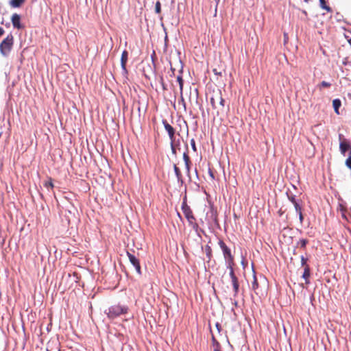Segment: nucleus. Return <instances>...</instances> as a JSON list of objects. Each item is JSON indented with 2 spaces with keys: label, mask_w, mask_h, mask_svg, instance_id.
<instances>
[{
  "label": "nucleus",
  "mask_w": 351,
  "mask_h": 351,
  "mask_svg": "<svg viewBox=\"0 0 351 351\" xmlns=\"http://www.w3.org/2000/svg\"><path fill=\"white\" fill-rule=\"evenodd\" d=\"M128 311V306L115 304L109 307L108 310L105 311V313L109 319H114L121 315L127 313Z\"/></svg>",
  "instance_id": "1"
},
{
  "label": "nucleus",
  "mask_w": 351,
  "mask_h": 351,
  "mask_svg": "<svg viewBox=\"0 0 351 351\" xmlns=\"http://www.w3.org/2000/svg\"><path fill=\"white\" fill-rule=\"evenodd\" d=\"M219 245L220 246V247L223 252V257L225 259L226 267H230L231 266H234V258L231 254L230 249L221 240H219Z\"/></svg>",
  "instance_id": "2"
},
{
  "label": "nucleus",
  "mask_w": 351,
  "mask_h": 351,
  "mask_svg": "<svg viewBox=\"0 0 351 351\" xmlns=\"http://www.w3.org/2000/svg\"><path fill=\"white\" fill-rule=\"evenodd\" d=\"M182 208L183 213L189 222V224L193 228L194 230L197 232L198 230L199 226L196 223V219L193 216L191 209L186 204L182 205Z\"/></svg>",
  "instance_id": "3"
},
{
  "label": "nucleus",
  "mask_w": 351,
  "mask_h": 351,
  "mask_svg": "<svg viewBox=\"0 0 351 351\" xmlns=\"http://www.w3.org/2000/svg\"><path fill=\"white\" fill-rule=\"evenodd\" d=\"M210 103L213 108L217 110L218 112L223 109L225 101L222 98L221 91L219 90L213 93L210 98Z\"/></svg>",
  "instance_id": "4"
},
{
  "label": "nucleus",
  "mask_w": 351,
  "mask_h": 351,
  "mask_svg": "<svg viewBox=\"0 0 351 351\" xmlns=\"http://www.w3.org/2000/svg\"><path fill=\"white\" fill-rule=\"evenodd\" d=\"M13 36L9 34L0 44V52L1 53L6 56L10 53L13 45Z\"/></svg>",
  "instance_id": "5"
},
{
  "label": "nucleus",
  "mask_w": 351,
  "mask_h": 351,
  "mask_svg": "<svg viewBox=\"0 0 351 351\" xmlns=\"http://www.w3.org/2000/svg\"><path fill=\"white\" fill-rule=\"evenodd\" d=\"M229 270V276L231 279V283L234 290V296H236L239 291V283L238 280V278L235 275L234 266H231L230 267H226Z\"/></svg>",
  "instance_id": "6"
},
{
  "label": "nucleus",
  "mask_w": 351,
  "mask_h": 351,
  "mask_svg": "<svg viewBox=\"0 0 351 351\" xmlns=\"http://www.w3.org/2000/svg\"><path fill=\"white\" fill-rule=\"evenodd\" d=\"M343 134H340L339 135V138L340 141L339 143V149L341 154L343 156L346 155V153L348 151H350V155H351V145H350L349 142L345 139L343 138Z\"/></svg>",
  "instance_id": "7"
},
{
  "label": "nucleus",
  "mask_w": 351,
  "mask_h": 351,
  "mask_svg": "<svg viewBox=\"0 0 351 351\" xmlns=\"http://www.w3.org/2000/svg\"><path fill=\"white\" fill-rule=\"evenodd\" d=\"M127 256L130 260V263L134 267L136 272L141 274V265L138 259L132 254L127 252Z\"/></svg>",
  "instance_id": "8"
},
{
  "label": "nucleus",
  "mask_w": 351,
  "mask_h": 351,
  "mask_svg": "<svg viewBox=\"0 0 351 351\" xmlns=\"http://www.w3.org/2000/svg\"><path fill=\"white\" fill-rule=\"evenodd\" d=\"M162 124L165 130L167 132L171 141H175V130L174 128L166 121L162 120Z\"/></svg>",
  "instance_id": "9"
},
{
  "label": "nucleus",
  "mask_w": 351,
  "mask_h": 351,
  "mask_svg": "<svg viewBox=\"0 0 351 351\" xmlns=\"http://www.w3.org/2000/svg\"><path fill=\"white\" fill-rule=\"evenodd\" d=\"M11 21L14 28L18 29H22L23 26L21 24V16L16 13L13 14L11 17Z\"/></svg>",
  "instance_id": "10"
},
{
  "label": "nucleus",
  "mask_w": 351,
  "mask_h": 351,
  "mask_svg": "<svg viewBox=\"0 0 351 351\" xmlns=\"http://www.w3.org/2000/svg\"><path fill=\"white\" fill-rule=\"evenodd\" d=\"M128 53L126 50L122 52L121 58V65L123 71L126 72V62L128 61Z\"/></svg>",
  "instance_id": "11"
},
{
  "label": "nucleus",
  "mask_w": 351,
  "mask_h": 351,
  "mask_svg": "<svg viewBox=\"0 0 351 351\" xmlns=\"http://www.w3.org/2000/svg\"><path fill=\"white\" fill-rule=\"evenodd\" d=\"M310 268H309V266L308 265H306V267H304V272H303V274H302V278L305 280V282L306 284H308L309 283V277H310Z\"/></svg>",
  "instance_id": "12"
},
{
  "label": "nucleus",
  "mask_w": 351,
  "mask_h": 351,
  "mask_svg": "<svg viewBox=\"0 0 351 351\" xmlns=\"http://www.w3.org/2000/svg\"><path fill=\"white\" fill-rule=\"evenodd\" d=\"M173 169H174V172L176 176L178 182L182 183L183 182L182 176V173H181L180 169L177 167L176 165H174Z\"/></svg>",
  "instance_id": "13"
},
{
  "label": "nucleus",
  "mask_w": 351,
  "mask_h": 351,
  "mask_svg": "<svg viewBox=\"0 0 351 351\" xmlns=\"http://www.w3.org/2000/svg\"><path fill=\"white\" fill-rule=\"evenodd\" d=\"M183 159L184 161L185 167L186 169V171L189 172L190 171V158L186 152H184L183 154Z\"/></svg>",
  "instance_id": "14"
},
{
  "label": "nucleus",
  "mask_w": 351,
  "mask_h": 351,
  "mask_svg": "<svg viewBox=\"0 0 351 351\" xmlns=\"http://www.w3.org/2000/svg\"><path fill=\"white\" fill-rule=\"evenodd\" d=\"M332 106H333V108H334V110H335V112L339 114V108H340V106H341V102L340 101V99H335L332 101Z\"/></svg>",
  "instance_id": "15"
},
{
  "label": "nucleus",
  "mask_w": 351,
  "mask_h": 351,
  "mask_svg": "<svg viewBox=\"0 0 351 351\" xmlns=\"http://www.w3.org/2000/svg\"><path fill=\"white\" fill-rule=\"evenodd\" d=\"M25 0H10V5L12 8H19L21 5L23 3H24Z\"/></svg>",
  "instance_id": "16"
},
{
  "label": "nucleus",
  "mask_w": 351,
  "mask_h": 351,
  "mask_svg": "<svg viewBox=\"0 0 351 351\" xmlns=\"http://www.w3.org/2000/svg\"><path fill=\"white\" fill-rule=\"evenodd\" d=\"M177 82L179 84L180 93L181 95H183V84H184V82H183L182 77L180 75L177 76Z\"/></svg>",
  "instance_id": "17"
},
{
  "label": "nucleus",
  "mask_w": 351,
  "mask_h": 351,
  "mask_svg": "<svg viewBox=\"0 0 351 351\" xmlns=\"http://www.w3.org/2000/svg\"><path fill=\"white\" fill-rule=\"evenodd\" d=\"M320 6L322 9L326 10L328 12H330L331 9L329 6L326 5V1L324 0H319Z\"/></svg>",
  "instance_id": "18"
},
{
  "label": "nucleus",
  "mask_w": 351,
  "mask_h": 351,
  "mask_svg": "<svg viewBox=\"0 0 351 351\" xmlns=\"http://www.w3.org/2000/svg\"><path fill=\"white\" fill-rule=\"evenodd\" d=\"M253 278L254 280L252 284V287L254 291H256L258 288V284L255 274H254Z\"/></svg>",
  "instance_id": "19"
},
{
  "label": "nucleus",
  "mask_w": 351,
  "mask_h": 351,
  "mask_svg": "<svg viewBox=\"0 0 351 351\" xmlns=\"http://www.w3.org/2000/svg\"><path fill=\"white\" fill-rule=\"evenodd\" d=\"M44 186L47 188V189H52L53 188V184L51 181V179H49V181H47L45 182L44 184Z\"/></svg>",
  "instance_id": "20"
},
{
  "label": "nucleus",
  "mask_w": 351,
  "mask_h": 351,
  "mask_svg": "<svg viewBox=\"0 0 351 351\" xmlns=\"http://www.w3.org/2000/svg\"><path fill=\"white\" fill-rule=\"evenodd\" d=\"M307 243H308V241L304 239H300L298 243V244L300 245V247H303V248H304L306 247Z\"/></svg>",
  "instance_id": "21"
},
{
  "label": "nucleus",
  "mask_w": 351,
  "mask_h": 351,
  "mask_svg": "<svg viewBox=\"0 0 351 351\" xmlns=\"http://www.w3.org/2000/svg\"><path fill=\"white\" fill-rule=\"evenodd\" d=\"M155 12L157 14H159L161 12V5H160V1H156V5H155Z\"/></svg>",
  "instance_id": "22"
},
{
  "label": "nucleus",
  "mask_w": 351,
  "mask_h": 351,
  "mask_svg": "<svg viewBox=\"0 0 351 351\" xmlns=\"http://www.w3.org/2000/svg\"><path fill=\"white\" fill-rule=\"evenodd\" d=\"M287 196H288V199L293 204L295 203H296L298 201L296 200L295 199V197L294 195H289V193H287Z\"/></svg>",
  "instance_id": "23"
},
{
  "label": "nucleus",
  "mask_w": 351,
  "mask_h": 351,
  "mask_svg": "<svg viewBox=\"0 0 351 351\" xmlns=\"http://www.w3.org/2000/svg\"><path fill=\"white\" fill-rule=\"evenodd\" d=\"M319 88H328V87H330L331 86V84L329 83V82H327L326 81H322L320 84L319 85Z\"/></svg>",
  "instance_id": "24"
},
{
  "label": "nucleus",
  "mask_w": 351,
  "mask_h": 351,
  "mask_svg": "<svg viewBox=\"0 0 351 351\" xmlns=\"http://www.w3.org/2000/svg\"><path fill=\"white\" fill-rule=\"evenodd\" d=\"M294 205V207H295V211L297 213L300 212V211H302V207L300 205L299 202H297L296 203L293 204Z\"/></svg>",
  "instance_id": "25"
},
{
  "label": "nucleus",
  "mask_w": 351,
  "mask_h": 351,
  "mask_svg": "<svg viewBox=\"0 0 351 351\" xmlns=\"http://www.w3.org/2000/svg\"><path fill=\"white\" fill-rule=\"evenodd\" d=\"M346 166L351 169V155H349V157L346 160Z\"/></svg>",
  "instance_id": "26"
},
{
  "label": "nucleus",
  "mask_w": 351,
  "mask_h": 351,
  "mask_svg": "<svg viewBox=\"0 0 351 351\" xmlns=\"http://www.w3.org/2000/svg\"><path fill=\"white\" fill-rule=\"evenodd\" d=\"M191 147L194 152L197 151L196 146H195V141L194 138H192L190 141Z\"/></svg>",
  "instance_id": "27"
},
{
  "label": "nucleus",
  "mask_w": 351,
  "mask_h": 351,
  "mask_svg": "<svg viewBox=\"0 0 351 351\" xmlns=\"http://www.w3.org/2000/svg\"><path fill=\"white\" fill-rule=\"evenodd\" d=\"M307 262V258H304L303 256H301V265L302 266L306 267Z\"/></svg>",
  "instance_id": "28"
},
{
  "label": "nucleus",
  "mask_w": 351,
  "mask_h": 351,
  "mask_svg": "<svg viewBox=\"0 0 351 351\" xmlns=\"http://www.w3.org/2000/svg\"><path fill=\"white\" fill-rule=\"evenodd\" d=\"M349 33H350V32L346 33V34H344V36H345V38L347 39L348 43H349V45H350V47H351V37L348 35V34H349Z\"/></svg>",
  "instance_id": "29"
},
{
  "label": "nucleus",
  "mask_w": 351,
  "mask_h": 351,
  "mask_svg": "<svg viewBox=\"0 0 351 351\" xmlns=\"http://www.w3.org/2000/svg\"><path fill=\"white\" fill-rule=\"evenodd\" d=\"M171 152L173 154H176V148H175V146H174V141H171Z\"/></svg>",
  "instance_id": "30"
},
{
  "label": "nucleus",
  "mask_w": 351,
  "mask_h": 351,
  "mask_svg": "<svg viewBox=\"0 0 351 351\" xmlns=\"http://www.w3.org/2000/svg\"><path fill=\"white\" fill-rule=\"evenodd\" d=\"M180 103H181L183 106L184 107V108H186V104H185V101H184V97H183V95L180 94V100L179 101Z\"/></svg>",
  "instance_id": "31"
},
{
  "label": "nucleus",
  "mask_w": 351,
  "mask_h": 351,
  "mask_svg": "<svg viewBox=\"0 0 351 351\" xmlns=\"http://www.w3.org/2000/svg\"><path fill=\"white\" fill-rule=\"evenodd\" d=\"M206 250L207 256L210 258V254H211V249H210V247L209 246H206Z\"/></svg>",
  "instance_id": "32"
},
{
  "label": "nucleus",
  "mask_w": 351,
  "mask_h": 351,
  "mask_svg": "<svg viewBox=\"0 0 351 351\" xmlns=\"http://www.w3.org/2000/svg\"><path fill=\"white\" fill-rule=\"evenodd\" d=\"M299 215V219H300V222L302 223V221H303V215H302V211H300L298 213H297Z\"/></svg>",
  "instance_id": "33"
},
{
  "label": "nucleus",
  "mask_w": 351,
  "mask_h": 351,
  "mask_svg": "<svg viewBox=\"0 0 351 351\" xmlns=\"http://www.w3.org/2000/svg\"><path fill=\"white\" fill-rule=\"evenodd\" d=\"M4 34V30L2 27H0V36Z\"/></svg>",
  "instance_id": "34"
},
{
  "label": "nucleus",
  "mask_w": 351,
  "mask_h": 351,
  "mask_svg": "<svg viewBox=\"0 0 351 351\" xmlns=\"http://www.w3.org/2000/svg\"><path fill=\"white\" fill-rule=\"evenodd\" d=\"M215 326L217 328L218 331H220V324L219 323H216Z\"/></svg>",
  "instance_id": "35"
},
{
  "label": "nucleus",
  "mask_w": 351,
  "mask_h": 351,
  "mask_svg": "<svg viewBox=\"0 0 351 351\" xmlns=\"http://www.w3.org/2000/svg\"><path fill=\"white\" fill-rule=\"evenodd\" d=\"M216 3V4L217 5L219 3V2L220 1V0H214Z\"/></svg>",
  "instance_id": "36"
},
{
  "label": "nucleus",
  "mask_w": 351,
  "mask_h": 351,
  "mask_svg": "<svg viewBox=\"0 0 351 351\" xmlns=\"http://www.w3.org/2000/svg\"><path fill=\"white\" fill-rule=\"evenodd\" d=\"M303 1H304L305 3H308L309 0H302Z\"/></svg>",
  "instance_id": "37"
},
{
  "label": "nucleus",
  "mask_w": 351,
  "mask_h": 351,
  "mask_svg": "<svg viewBox=\"0 0 351 351\" xmlns=\"http://www.w3.org/2000/svg\"><path fill=\"white\" fill-rule=\"evenodd\" d=\"M234 304L235 306H237V302L235 301Z\"/></svg>",
  "instance_id": "38"
},
{
  "label": "nucleus",
  "mask_w": 351,
  "mask_h": 351,
  "mask_svg": "<svg viewBox=\"0 0 351 351\" xmlns=\"http://www.w3.org/2000/svg\"><path fill=\"white\" fill-rule=\"evenodd\" d=\"M215 351H219V350H215Z\"/></svg>",
  "instance_id": "39"
}]
</instances>
